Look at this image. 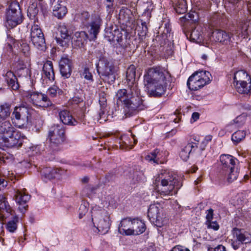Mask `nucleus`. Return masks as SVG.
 I'll return each mask as SVG.
<instances>
[{
    "instance_id": "obj_1",
    "label": "nucleus",
    "mask_w": 251,
    "mask_h": 251,
    "mask_svg": "<svg viewBox=\"0 0 251 251\" xmlns=\"http://www.w3.org/2000/svg\"><path fill=\"white\" fill-rule=\"evenodd\" d=\"M170 81L169 72L159 67L149 69L144 77V85L149 94L154 97L164 94Z\"/></svg>"
},
{
    "instance_id": "obj_2",
    "label": "nucleus",
    "mask_w": 251,
    "mask_h": 251,
    "mask_svg": "<svg viewBox=\"0 0 251 251\" xmlns=\"http://www.w3.org/2000/svg\"><path fill=\"white\" fill-rule=\"evenodd\" d=\"M116 97L117 102L122 103L126 117L132 116L145 108L137 84H134L127 89H119L116 93Z\"/></svg>"
},
{
    "instance_id": "obj_3",
    "label": "nucleus",
    "mask_w": 251,
    "mask_h": 251,
    "mask_svg": "<svg viewBox=\"0 0 251 251\" xmlns=\"http://www.w3.org/2000/svg\"><path fill=\"white\" fill-rule=\"evenodd\" d=\"M156 180L161 181L158 187V192L164 196L176 194L182 186V183L177 176L166 171L159 174Z\"/></svg>"
},
{
    "instance_id": "obj_4",
    "label": "nucleus",
    "mask_w": 251,
    "mask_h": 251,
    "mask_svg": "<svg viewBox=\"0 0 251 251\" xmlns=\"http://www.w3.org/2000/svg\"><path fill=\"white\" fill-rule=\"evenodd\" d=\"M221 163V173L226 176L228 182H232L238 176V169L235 167V158L228 154H222L220 156Z\"/></svg>"
},
{
    "instance_id": "obj_5",
    "label": "nucleus",
    "mask_w": 251,
    "mask_h": 251,
    "mask_svg": "<svg viewBox=\"0 0 251 251\" xmlns=\"http://www.w3.org/2000/svg\"><path fill=\"white\" fill-rule=\"evenodd\" d=\"M91 213L94 226L103 234L107 233L111 225L110 216L107 212L104 209H97V207H94Z\"/></svg>"
},
{
    "instance_id": "obj_6",
    "label": "nucleus",
    "mask_w": 251,
    "mask_h": 251,
    "mask_svg": "<svg viewBox=\"0 0 251 251\" xmlns=\"http://www.w3.org/2000/svg\"><path fill=\"white\" fill-rule=\"evenodd\" d=\"M23 16L19 3L12 0L6 9L5 15V25L13 28L23 22Z\"/></svg>"
},
{
    "instance_id": "obj_7",
    "label": "nucleus",
    "mask_w": 251,
    "mask_h": 251,
    "mask_svg": "<svg viewBox=\"0 0 251 251\" xmlns=\"http://www.w3.org/2000/svg\"><path fill=\"white\" fill-rule=\"evenodd\" d=\"M97 72L104 81L112 83L116 79V69L114 66L104 57L100 58L96 64Z\"/></svg>"
},
{
    "instance_id": "obj_8",
    "label": "nucleus",
    "mask_w": 251,
    "mask_h": 251,
    "mask_svg": "<svg viewBox=\"0 0 251 251\" xmlns=\"http://www.w3.org/2000/svg\"><path fill=\"white\" fill-rule=\"evenodd\" d=\"M211 78V75L208 71L197 72L189 77L187 84L190 90L196 91L209 83Z\"/></svg>"
},
{
    "instance_id": "obj_9",
    "label": "nucleus",
    "mask_w": 251,
    "mask_h": 251,
    "mask_svg": "<svg viewBox=\"0 0 251 251\" xmlns=\"http://www.w3.org/2000/svg\"><path fill=\"white\" fill-rule=\"evenodd\" d=\"M49 137L50 148L53 151H59L65 141V129L62 125H54L50 129Z\"/></svg>"
},
{
    "instance_id": "obj_10",
    "label": "nucleus",
    "mask_w": 251,
    "mask_h": 251,
    "mask_svg": "<svg viewBox=\"0 0 251 251\" xmlns=\"http://www.w3.org/2000/svg\"><path fill=\"white\" fill-rule=\"evenodd\" d=\"M30 42L38 50L45 51L46 49L45 39L43 32L40 26L39 21H33L30 29Z\"/></svg>"
},
{
    "instance_id": "obj_11",
    "label": "nucleus",
    "mask_w": 251,
    "mask_h": 251,
    "mask_svg": "<svg viewBox=\"0 0 251 251\" xmlns=\"http://www.w3.org/2000/svg\"><path fill=\"white\" fill-rule=\"evenodd\" d=\"M148 216L151 222L158 227H162L167 222V220L163 213V209L159 204L150 205L148 209Z\"/></svg>"
},
{
    "instance_id": "obj_12",
    "label": "nucleus",
    "mask_w": 251,
    "mask_h": 251,
    "mask_svg": "<svg viewBox=\"0 0 251 251\" xmlns=\"http://www.w3.org/2000/svg\"><path fill=\"white\" fill-rule=\"evenodd\" d=\"M13 199L18 205V208L21 213H24L27 210V202L30 199V196L26 192V190H14Z\"/></svg>"
},
{
    "instance_id": "obj_13",
    "label": "nucleus",
    "mask_w": 251,
    "mask_h": 251,
    "mask_svg": "<svg viewBox=\"0 0 251 251\" xmlns=\"http://www.w3.org/2000/svg\"><path fill=\"white\" fill-rule=\"evenodd\" d=\"M29 100L35 106L48 107L52 103L48 96L42 93L33 92L28 95Z\"/></svg>"
},
{
    "instance_id": "obj_14",
    "label": "nucleus",
    "mask_w": 251,
    "mask_h": 251,
    "mask_svg": "<svg viewBox=\"0 0 251 251\" xmlns=\"http://www.w3.org/2000/svg\"><path fill=\"white\" fill-rule=\"evenodd\" d=\"M24 138L20 132L16 130L10 137L4 138L3 142H0V145L8 148L19 147L23 144Z\"/></svg>"
},
{
    "instance_id": "obj_15",
    "label": "nucleus",
    "mask_w": 251,
    "mask_h": 251,
    "mask_svg": "<svg viewBox=\"0 0 251 251\" xmlns=\"http://www.w3.org/2000/svg\"><path fill=\"white\" fill-rule=\"evenodd\" d=\"M13 119L22 121V125H26L28 121V108L24 104L15 107L12 114Z\"/></svg>"
},
{
    "instance_id": "obj_16",
    "label": "nucleus",
    "mask_w": 251,
    "mask_h": 251,
    "mask_svg": "<svg viewBox=\"0 0 251 251\" xmlns=\"http://www.w3.org/2000/svg\"><path fill=\"white\" fill-rule=\"evenodd\" d=\"M104 37L109 42L120 43L123 40V34L116 26H111L106 28Z\"/></svg>"
},
{
    "instance_id": "obj_17",
    "label": "nucleus",
    "mask_w": 251,
    "mask_h": 251,
    "mask_svg": "<svg viewBox=\"0 0 251 251\" xmlns=\"http://www.w3.org/2000/svg\"><path fill=\"white\" fill-rule=\"evenodd\" d=\"M61 37H56V41L60 46L66 47L69 45L71 36L69 33L67 27L64 24H60L58 27Z\"/></svg>"
},
{
    "instance_id": "obj_18",
    "label": "nucleus",
    "mask_w": 251,
    "mask_h": 251,
    "mask_svg": "<svg viewBox=\"0 0 251 251\" xmlns=\"http://www.w3.org/2000/svg\"><path fill=\"white\" fill-rule=\"evenodd\" d=\"M232 232L233 237L242 244L251 243V234L249 232L243 229L235 227L232 229Z\"/></svg>"
},
{
    "instance_id": "obj_19",
    "label": "nucleus",
    "mask_w": 251,
    "mask_h": 251,
    "mask_svg": "<svg viewBox=\"0 0 251 251\" xmlns=\"http://www.w3.org/2000/svg\"><path fill=\"white\" fill-rule=\"evenodd\" d=\"M15 131V128L9 121L0 123V142H3L4 138L10 137Z\"/></svg>"
},
{
    "instance_id": "obj_20",
    "label": "nucleus",
    "mask_w": 251,
    "mask_h": 251,
    "mask_svg": "<svg viewBox=\"0 0 251 251\" xmlns=\"http://www.w3.org/2000/svg\"><path fill=\"white\" fill-rule=\"evenodd\" d=\"M72 63L68 58H62L59 62L60 71L61 75L69 78L72 72Z\"/></svg>"
},
{
    "instance_id": "obj_21",
    "label": "nucleus",
    "mask_w": 251,
    "mask_h": 251,
    "mask_svg": "<svg viewBox=\"0 0 251 251\" xmlns=\"http://www.w3.org/2000/svg\"><path fill=\"white\" fill-rule=\"evenodd\" d=\"M88 38V35L84 31L76 32L72 37V44L76 48H82Z\"/></svg>"
},
{
    "instance_id": "obj_22",
    "label": "nucleus",
    "mask_w": 251,
    "mask_h": 251,
    "mask_svg": "<svg viewBox=\"0 0 251 251\" xmlns=\"http://www.w3.org/2000/svg\"><path fill=\"white\" fill-rule=\"evenodd\" d=\"M198 148V143L189 142L182 148L179 155L181 158L184 161H187L189 158L190 154L195 151Z\"/></svg>"
},
{
    "instance_id": "obj_23",
    "label": "nucleus",
    "mask_w": 251,
    "mask_h": 251,
    "mask_svg": "<svg viewBox=\"0 0 251 251\" xmlns=\"http://www.w3.org/2000/svg\"><path fill=\"white\" fill-rule=\"evenodd\" d=\"M101 20L100 17H96L90 23V28L88 30L89 33L90 40H95L97 36L100 29Z\"/></svg>"
},
{
    "instance_id": "obj_24",
    "label": "nucleus",
    "mask_w": 251,
    "mask_h": 251,
    "mask_svg": "<svg viewBox=\"0 0 251 251\" xmlns=\"http://www.w3.org/2000/svg\"><path fill=\"white\" fill-rule=\"evenodd\" d=\"M119 19L123 24H127L134 21V16L132 12L127 7H123L119 14Z\"/></svg>"
},
{
    "instance_id": "obj_25",
    "label": "nucleus",
    "mask_w": 251,
    "mask_h": 251,
    "mask_svg": "<svg viewBox=\"0 0 251 251\" xmlns=\"http://www.w3.org/2000/svg\"><path fill=\"white\" fill-rule=\"evenodd\" d=\"M42 77L52 81L54 80L55 75L52 63L50 61H46L43 67Z\"/></svg>"
},
{
    "instance_id": "obj_26",
    "label": "nucleus",
    "mask_w": 251,
    "mask_h": 251,
    "mask_svg": "<svg viewBox=\"0 0 251 251\" xmlns=\"http://www.w3.org/2000/svg\"><path fill=\"white\" fill-rule=\"evenodd\" d=\"M212 38L215 42L226 44L230 37L228 33L222 30H216L212 33Z\"/></svg>"
},
{
    "instance_id": "obj_27",
    "label": "nucleus",
    "mask_w": 251,
    "mask_h": 251,
    "mask_svg": "<svg viewBox=\"0 0 251 251\" xmlns=\"http://www.w3.org/2000/svg\"><path fill=\"white\" fill-rule=\"evenodd\" d=\"M132 223V220L126 218L123 219L119 226V232L120 233L126 235H132L131 229Z\"/></svg>"
},
{
    "instance_id": "obj_28",
    "label": "nucleus",
    "mask_w": 251,
    "mask_h": 251,
    "mask_svg": "<svg viewBox=\"0 0 251 251\" xmlns=\"http://www.w3.org/2000/svg\"><path fill=\"white\" fill-rule=\"evenodd\" d=\"M5 80L8 86L13 90H17L19 88L17 78L11 71H8L5 75Z\"/></svg>"
},
{
    "instance_id": "obj_29",
    "label": "nucleus",
    "mask_w": 251,
    "mask_h": 251,
    "mask_svg": "<svg viewBox=\"0 0 251 251\" xmlns=\"http://www.w3.org/2000/svg\"><path fill=\"white\" fill-rule=\"evenodd\" d=\"M132 235H140L145 231V224L141 220L134 219L132 220Z\"/></svg>"
},
{
    "instance_id": "obj_30",
    "label": "nucleus",
    "mask_w": 251,
    "mask_h": 251,
    "mask_svg": "<svg viewBox=\"0 0 251 251\" xmlns=\"http://www.w3.org/2000/svg\"><path fill=\"white\" fill-rule=\"evenodd\" d=\"M60 121L64 124L75 126L77 123L75 119H73L69 111L64 110L59 113Z\"/></svg>"
},
{
    "instance_id": "obj_31",
    "label": "nucleus",
    "mask_w": 251,
    "mask_h": 251,
    "mask_svg": "<svg viewBox=\"0 0 251 251\" xmlns=\"http://www.w3.org/2000/svg\"><path fill=\"white\" fill-rule=\"evenodd\" d=\"M136 67L132 64L130 65L126 70V79L127 81L128 87H130L134 84H137L135 82Z\"/></svg>"
},
{
    "instance_id": "obj_32",
    "label": "nucleus",
    "mask_w": 251,
    "mask_h": 251,
    "mask_svg": "<svg viewBox=\"0 0 251 251\" xmlns=\"http://www.w3.org/2000/svg\"><path fill=\"white\" fill-rule=\"evenodd\" d=\"M203 37L202 28L200 25L197 26L191 31L189 37L191 41L197 43L201 42Z\"/></svg>"
},
{
    "instance_id": "obj_33",
    "label": "nucleus",
    "mask_w": 251,
    "mask_h": 251,
    "mask_svg": "<svg viewBox=\"0 0 251 251\" xmlns=\"http://www.w3.org/2000/svg\"><path fill=\"white\" fill-rule=\"evenodd\" d=\"M59 171V170L57 169L45 167L41 170V174L43 178L47 179H51L55 177L56 174L58 173Z\"/></svg>"
},
{
    "instance_id": "obj_34",
    "label": "nucleus",
    "mask_w": 251,
    "mask_h": 251,
    "mask_svg": "<svg viewBox=\"0 0 251 251\" xmlns=\"http://www.w3.org/2000/svg\"><path fill=\"white\" fill-rule=\"evenodd\" d=\"M11 104L4 103L0 105V123L6 121V119L9 117L11 113Z\"/></svg>"
},
{
    "instance_id": "obj_35",
    "label": "nucleus",
    "mask_w": 251,
    "mask_h": 251,
    "mask_svg": "<svg viewBox=\"0 0 251 251\" xmlns=\"http://www.w3.org/2000/svg\"><path fill=\"white\" fill-rule=\"evenodd\" d=\"M174 9L179 14L185 13L187 11V4L185 0H172Z\"/></svg>"
},
{
    "instance_id": "obj_36",
    "label": "nucleus",
    "mask_w": 251,
    "mask_h": 251,
    "mask_svg": "<svg viewBox=\"0 0 251 251\" xmlns=\"http://www.w3.org/2000/svg\"><path fill=\"white\" fill-rule=\"evenodd\" d=\"M170 31L171 29L169 25L167 24H165L164 31L161 35L157 36L156 37V40L160 42L161 45H163L166 43L167 41L169 40V38L171 36Z\"/></svg>"
},
{
    "instance_id": "obj_37",
    "label": "nucleus",
    "mask_w": 251,
    "mask_h": 251,
    "mask_svg": "<svg viewBox=\"0 0 251 251\" xmlns=\"http://www.w3.org/2000/svg\"><path fill=\"white\" fill-rule=\"evenodd\" d=\"M240 0H226L225 1V7L227 12H233L236 10L239 7Z\"/></svg>"
},
{
    "instance_id": "obj_38",
    "label": "nucleus",
    "mask_w": 251,
    "mask_h": 251,
    "mask_svg": "<svg viewBox=\"0 0 251 251\" xmlns=\"http://www.w3.org/2000/svg\"><path fill=\"white\" fill-rule=\"evenodd\" d=\"M159 151L156 149L153 151L151 152L146 157V159L150 162H153L155 164H159L161 162L159 160L160 156Z\"/></svg>"
},
{
    "instance_id": "obj_39",
    "label": "nucleus",
    "mask_w": 251,
    "mask_h": 251,
    "mask_svg": "<svg viewBox=\"0 0 251 251\" xmlns=\"http://www.w3.org/2000/svg\"><path fill=\"white\" fill-rule=\"evenodd\" d=\"M38 13V9L36 3H32L31 4L27 9V15L31 19H33L34 21L38 20L37 14Z\"/></svg>"
},
{
    "instance_id": "obj_40",
    "label": "nucleus",
    "mask_w": 251,
    "mask_h": 251,
    "mask_svg": "<svg viewBox=\"0 0 251 251\" xmlns=\"http://www.w3.org/2000/svg\"><path fill=\"white\" fill-rule=\"evenodd\" d=\"M234 80H251L248 73L244 70H239L234 73Z\"/></svg>"
},
{
    "instance_id": "obj_41",
    "label": "nucleus",
    "mask_w": 251,
    "mask_h": 251,
    "mask_svg": "<svg viewBox=\"0 0 251 251\" xmlns=\"http://www.w3.org/2000/svg\"><path fill=\"white\" fill-rule=\"evenodd\" d=\"M19 218L17 216L13 217L6 224V229L10 232H14L17 228Z\"/></svg>"
},
{
    "instance_id": "obj_42",
    "label": "nucleus",
    "mask_w": 251,
    "mask_h": 251,
    "mask_svg": "<svg viewBox=\"0 0 251 251\" xmlns=\"http://www.w3.org/2000/svg\"><path fill=\"white\" fill-rule=\"evenodd\" d=\"M246 132L244 130H238L235 132L231 137L232 141L234 144H237L245 138Z\"/></svg>"
},
{
    "instance_id": "obj_43",
    "label": "nucleus",
    "mask_w": 251,
    "mask_h": 251,
    "mask_svg": "<svg viewBox=\"0 0 251 251\" xmlns=\"http://www.w3.org/2000/svg\"><path fill=\"white\" fill-rule=\"evenodd\" d=\"M143 177V174L142 173L136 172L134 173L131 178H129V183L131 185H135L139 183Z\"/></svg>"
},
{
    "instance_id": "obj_44",
    "label": "nucleus",
    "mask_w": 251,
    "mask_h": 251,
    "mask_svg": "<svg viewBox=\"0 0 251 251\" xmlns=\"http://www.w3.org/2000/svg\"><path fill=\"white\" fill-rule=\"evenodd\" d=\"M67 10L65 6H62L59 8L53 9V14L58 19L62 18L67 13Z\"/></svg>"
},
{
    "instance_id": "obj_45",
    "label": "nucleus",
    "mask_w": 251,
    "mask_h": 251,
    "mask_svg": "<svg viewBox=\"0 0 251 251\" xmlns=\"http://www.w3.org/2000/svg\"><path fill=\"white\" fill-rule=\"evenodd\" d=\"M141 23V26H139L138 28V34L141 36H145L147 34L148 28L147 26V23L146 20H139Z\"/></svg>"
},
{
    "instance_id": "obj_46",
    "label": "nucleus",
    "mask_w": 251,
    "mask_h": 251,
    "mask_svg": "<svg viewBox=\"0 0 251 251\" xmlns=\"http://www.w3.org/2000/svg\"><path fill=\"white\" fill-rule=\"evenodd\" d=\"M47 93L50 97L53 98L56 97L57 95H60L62 91L56 86H53L49 88Z\"/></svg>"
},
{
    "instance_id": "obj_47",
    "label": "nucleus",
    "mask_w": 251,
    "mask_h": 251,
    "mask_svg": "<svg viewBox=\"0 0 251 251\" xmlns=\"http://www.w3.org/2000/svg\"><path fill=\"white\" fill-rule=\"evenodd\" d=\"M14 159V156L12 154L8 152H0V163H8Z\"/></svg>"
},
{
    "instance_id": "obj_48",
    "label": "nucleus",
    "mask_w": 251,
    "mask_h": 251,
    "mask_svg": "<svg viewBox=\"0 0 251 251\" xmlns=\"http://www.w3.org/2000/svg\"><path fill=\"white\" fill-rule=\"evenodd\" d=\"M251 80H234L233 85L238 92H244L243 89L241 87V85H247L251 83Z\"/></svg>"
},
{
    "instance_id": "obj_49",
    "label": "nucleus",
    "mask_w": 251,
    "mask_h": 251,
    "mask_svg": "<svg viewBox=\"0 0 251 251\" xmlns=\"http://www.w3.org/2000/svg\"><path fill=\"white\" fill-rule=\"evenodd\" d=\"M152 9V6L151 4L150 6H148L144 10L142 14L141 18L140 20H146V23H149L150 18L151 17V11Z\"/></svg>"
},
{
    "instance_id": "obj_50",
    "label": "nucleus",
    "mask_w": 251,
    "mask_h": 251,
    "mask_svg": "<svg viewBox=\"0 0 251 251\" xmlns=\"http://www.w3.org/2000/svg\"><path fill=\"white\" fill-rule=\"evenodd\" d=\"M99 103L102 109H105L107 106L106 94L104 92L100 94Z\"/></svg>"
},
{
    "instance_id": "obj_51",
    "label": "nucleus",
    "mask_w": 251,
    "mask_h": 251,
    "mask_svg": "<svg viewBox=\"0 0 251 251\" xmlns=\"http://www.w3.org/2000/svg\"><path fill=\"white\" fill-rule=\"evenodd\" d=\"M97 119L100 123H104L107 120V114L105 113V109H100V111L99 113Z\"/></svg>"
},
{
    "instance_id": "obj_52",
    "label": "nucleus",
    "mask_w": 251,
    "mask_h": 251,
    "mask_svg": "<svg viewBox=\"0 0 251 251\" xmlns=\"http://www.w3.org/2000/svg\"><path fill=\"white\" fill-rule=\"evenodd\" d=\"M185 19L196 23L198 21V15L195 11H191L185 16Z\"/></svg>"
},
{
    "instance_id": "obj_53",
    "label": "nucleus",
    "mask_w": 251,
    "mask_h": 251,
    "mask_svg": "<svg viewBox=\"0 0 251 251\" xmlns=\"http://www.w3.org/2000/svg\"><path fill=\"white\" fill-rule=\"evenodd\" d=\"M82 76L87 80L90 81H93V75L88 68H85L82 74Z\"/></svg>"
},
{
    "instance_id": "obj_54",
    "label": "nucleus",
    "mask_w": 251,
    "mask_h": 251,
    "mask_svg": "<svg viewBox=\"0 0 251 251\" xmlns=\"http://www.w3.org/2000/svg\"><path fill=\"white\" fill-rule=\"evenodd\" d=\"M21 50L25 56H28L30 55V47L27 44L23 43L21 45Z\"/></svg>"
},
{
    "instance_id": "obj_55",
    "label": "nucleus",
    "mask_w": 251,
    "mask_h": 251,
    "mask_svg": "<svg viewBox=\"0 0 251 251\" xmlns=\"http://www.w3.org/2000/svg\"><path fill=\"white\" fill-rule=\"evenodd\" d=\"M88 212V208L85 204H81L79 208V217L82 218Z\"/></svg>"
},
{
    "instance_id": "obj_56",
    "label": "nucleus",
    "mask_w": 251,
    "mask_h": 251,
    "mask_svg": "<svg viewBox=\"0 0 251 251\" xmlns=\"http://www.w3.org/2000/svg\"><path fill=\"white\" fill-rule=\"evenodd\" d=\"M208 228H211L215 230H217L219 228V226L216 221H209L206 223Z\"/></svg>"
},
{
    "instance_id": "obj_57",
    "label": "nucleus",
    "mask_w": 251,
    "mask_h": 251,
    "mask_svg": "<svg viewBox=\"0 0 251 251\" xmlns=\"http://www.w3.org/2000/svg\"><path fill=\"white\" fill-rule=\"evenodd\" d=\"M64 2L62 0H51V5L53 9L59 8V7L64 6L63 4Z\"/></svg>"
},
{
    "instance_id": "obj_58",
    "label": "nucleus",
    "mask_w": 251,
    "mask_h": 251,
    "mask_svg": "<svg viewBox=\"0 0 251 251\" xmlns=\"http://www.w3.org/2000/svg\"><path fill=\"white\" fill-rule=\"evenodd\" d=\"M241 87L243 89L244 92H238L242 94H248L251 92V84L248 83L247 85H241Z\"/></svg>"
},
{
    "instance_id": "obj_59",
    "label": "nucleus",
    "mask_w": 251,
    "mask_h": 251,
    "mask_svg": "<svg viewBox=\"0 0 251 251\" xmlns=\"http://www.w3.org/2000/svg\"><path fill=\"white\" fill-rule=\"evenodd\" d=\"M90 18V14L88 12L84 11L81 13V19L83 24H86Z\"/></svg>"
},
{
    "instance_id": "obj_60",
    "label": "nucleus",
    "mask_w": 251,
    "mask_h": 251,
    "mask_svg": "<svg viewBox=\"0 0 251 251\" xmlns=\"http://www.w3.org/2000/svg\"><path fill=\"white\" fill-rule=\"evenodd\" d=\"M213 218V210L212 209H209L208 210H207V213L206 215V223H207L209 221H212Z\"/></svg>"
},
{
    "instance_id": "obj_61",
    "label": "nucleus",
    "mask_w": 251,
    "mask_h": 251,
    "mask_svg": "<svg viewBox=\"0 0 251 251\" xmlns=\"http://www.w3.org/2000/svg\"><path fill=\"white\" fill-rule=\"evenodd\" d=\"M172 251H190L187 248H185L182 246H176L173 248Z\"/></svg>"
},
{
    "instance_id": "obj_62",
    "label": "nucleus",
    "mask_w": 251,
    "mask_h": 251,
    "mask_svg": "<svg viewBox=\"0 0 251 251\" xmlns=\"http://www.w3.org/2000/svg\"><path fill=\"white\" fill-rule=\"evenodd\" d=\"M242 244L240 242H239L237 240L232 241L231 243V246L234 250H237L239 249L240 246Z\"/></svg>"
},
{
    "instance_id": "obj_63",
    "label": "nucleus",
    "mask_w": 251,
    "mask_h": 251,
    "mask_svg": "<svg viewBox=\"0 0 251 251\" xmlns=\"http://www.w3.org/2000/svg\"><path fill=\"white\" fill-rule=\"evenodd\" d=\"M113 2H107L106 4V7L107 8V11L108 13H110L113 8Z\"/></svg>"
},
{
    "instance_id": "obj_64",
    "label": "nucleus",
    "mask_w": 251,
    "mask_h": 251,
    "mask_svg": "<svg viewBox=\"0 0 251 251\" xmlns=\"http://www.w3.org/2000/svg\"><path fill=\"white\" fill-rule=\"evenodd\" d=\"M214 251H226V250L224 246L219 245L214 249Z\"/></svg>"
}]
</instances>
